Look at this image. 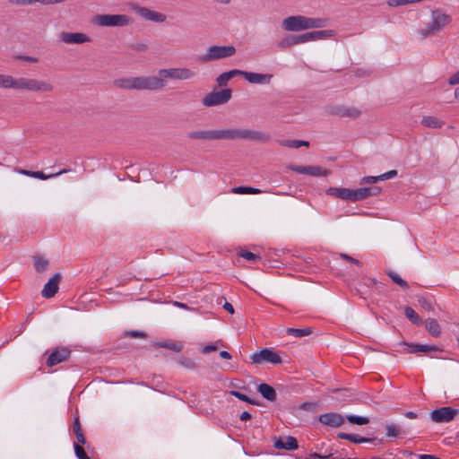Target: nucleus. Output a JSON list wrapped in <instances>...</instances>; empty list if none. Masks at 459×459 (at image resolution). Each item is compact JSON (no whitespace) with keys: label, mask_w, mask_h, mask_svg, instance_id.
<instances>
[{"label":"nucleus","mask_w":459,"mask_h":459,"mask_svg":"<svg viewBox=\"0 0 459 459\" xmlns=\"http://www.w3.org/2000/svg\"><path fill=\"white\" fill-rule=\"evenodd\" d=\"M212 141H253L258 143H267L270 141V135L261 131L243 128H220L211 130Z\"/></svg>","instance_id":"nucleus-1"},{"label":"nucleus","mask_w":459,"mask_h":459,"mask_svg":"<svg viewBox=\"0 0 459 459\" xmlns=\"http://www.w3.org/2000/svg\"><path fill=\"white\" fill-rule=\"evenodd\" d=\"M114 85L127 91H160L166 87L167 82L160 75L135 76L117 79L114 81Z\"/></svg>","instance_id":"nucleus-2"},{"label":"nucleus","mask_w":459,"mask_h":459,"mask_svg":"<svg viewBox=\"0 0 459 459\" xmlns=\"http://www.w3.org/2000/svg\"><path fill=\"white\" fill-rule=\"evenodd\" d=\"M328 25L326 18H309L302 15L289 16L282 22L288 31H299L307 29L323 28Z\"/></svg>","instance_id":"nucleus-3"},{"label":"nucleus","mask_w":459,"mask_h":459,"mask_svg":"<svg viewBox=\"0 0 459 459\" xmlns=\"http://www.w3.org/2000/svg\"><path fill=\"white\" fill-rule=\"evenodd\" d=\"M451 22L452 18L450 15L446 14L440 9H435L431 12V21L424 29L419 30L418 33L422 38H427L442 30Z\"/></svg>","instance_id":"nucleus-4"},{"label":"nucleus","mask_w":459,"mask_h":459,"mask_svg":"<svg viewBox=\"0 0 459 459\" xmlns=\"http://www.w3.org/2000/svg\"><path fill=\"white\" fill-rule=\"evenodd\" d=\"M13 89L35 92H49L54 90L52 83L28 77H13Z\"/></svg>","instance_id":"nucleus-5"},{"label":"nucleus","mask_w":459,"mask_h":459,"mask_svg":"<svg viewBox=\"0 0 459 459\" xmlns=\"http://www.w3.org/2000/svg\"><path fill=\"white\" fill-rule=\"evenodd\" d=\"M234 46H210L207 48L205 54L201 57L204 63L212 62L219 59L227 58L236 54Z\"/></svg>","instance_id":"nucleus-6"},{"label":"nucleus","mask_w":459,"mask_h":459,"mask_svg":"<svg viewBox=\"0 0 459 459\" xmlns=\"http://www.w3.org/2000/svg\"><path fill=\"white\" fill-rule=\"evenodd\" d=\"M92 22L101 27H124L131 22V19L125 14H98Z\"/></svg>","instance_id":"nucleus-7"},{"label":"nucleus","mask_w":459,"mask_h":459,"mask_svg":"<svg viewBox=\"0 0 459 459\" xmlns=\"http://www.w3.org/2000/svg\"><path fill=\"white\" fill-rule=\"evenodd\" d=\"M231 96L232 91L230 89L213 90L203 98L202 103L205 107L219 106L227 103Z\"/></svg>","instance_id":"nucleus-8"},{"label":"nucleus","mask_w":459,"mask_h":459,"mask_svg":"<svg viewBox=\"0 0 459 459\" xmlns=\"http://www.w3.org/2000/svg\"><path fill=\"white\" fill-rule=\"evenodd\" d=\"M162 79L189 80L195 76V73L189 68H164L158 72Z\"/></svg>","instance_id":"nucleus-9"},{"label":"nucleus","mask_w":459,"mask_h":459,"mask_svg":"<svg viewBox=\"0 0 459 459\" xmlns=\"http://www.w3.org/2000/svg\"><path fill=\"white\" fill-rule=\"evenodd\" d=\"M459 414V410L452 407H441L430 412V419L436 423H446L452 421Z\"/></svg>","instance_id":"nucleus-10"},{"label":"nucleus","mask_w":459,"mask_h":459,"mask_svg":"<svg viewBox=\"0 0 459 459\" xmlns=\"http://www.w3.org/2000/svg\"><path fill=\"white\" fill-rule=\"evenodd\" d=\"M251 360L255 364H262L264 362H269L272 364L281 363L280 355L268 348H264L259 352L253 353L251 355Z\"/></svg>","instance_id":"nucleus-11"},{"label":"nucleus","mask_w":459,"mask_h":459,"mask_svg":"<svg viewBox=\"0 0 459 459\" xmlns=\"http://www.w3.org/2000/svg\"><path fill=\"white\" fill-rule=\"evenodd\" d=\"M287 168L299 174H305L312 177H326L330 174L329 170L322 169L319 166H297L289 164Z\"/></svg>","instance_id":"nucleus-12"},{"label":"nucleus","mask_w":459,"mask_h":459,"mask_svg":"<svg viewBox=\"0 0 459 459\" xmlns=\"http://www.w3.org/2000/svg\"><path fill=\"white\" fill-rule=\"evenodd\" d=\"M133 10L141 17L148 21H152L158 23H161L166 21L165 14L156 11L150 10L147 7L134 4Z\"/></svg>","instance_id":"nucleus-13"},{"label":"nucleus","mask_w":459,"mask_h":459,"mask_svg":"<svg viewBox=\"0 0 459 459\" xmlns=\"http://www.w3.org/2000/svg\"><path fill=\"white\" fill-rule=\"evenodd\" d=\"M334 31L332 30H317L307 32L300 35H296L297 42L299 44H302L308 41H314L318 39H325L334 36Z\"/></svg>","instance_id":"nucleus-14"},{"label":"nucleus","mask_w":459,"mask_h":459,"mask_svg":"<svg viewBox=\"0 0 459 459\" xmlns=\"http://www.w3.org/2000/svg\"><path fill=\"white\" fill-rule=\"evenodd\" d=\"M59 39L65 44H84L91 41V38L82 32L63 31L59 34Z\"/></svg>","instance_id":"nucleus-15"},{"label":"nucleus","mask_w":459,"mask_h":459,"mask_svg":"<svg viewBox=\"0 0 459 459\" xmlns=\"http://www.w3.org/2000/svg\"><path fill=\"white\" fill-rule=\"evenodd\" d=\"M61 274L59 273L54 274L48 281L44 285L41 294L46 299L53 298L58 291Z\"/></svg>","instance_id":"nucleus-16"},{"label":"nucleus","mask_w":459,"mask_h":459,"mask_svg":"<svg viewBox=\"0 0 459 459\" xmlns=\"http://www.w3.org/2000/svg\"><path fill=\"white\" fill-rule=\"evenodd\" d=\"M239 75H242L248 82L253 84H269L273 77L269 74H258L242 70H240Z\"/></svg>","instance_id":"nucleus-17"},{"label":"nucleus","mask_w":459,"mask_h":459,"mask_svg":"<svg viewBox=\"0 0 459 459\" xmlns=\"http://www.w3.org/2000/svg\"><path fill=\"white\" fill-rule=\"evenodd\" d=\"M71 354L69 349L61 347L56 348L48 358L47 365L48 367H53L57 365L65 360H66Z\"/></svg>","instance_id":"nucleus-18"},{"label":"nucleus","mask_w":459,"mask_h":459,"mask_svg":"<svg viewBox=\"0 0 459 459\" xmlns=\"http://www.w3.org/2000/svg\"><path fill=\"white\" fill-rule=\"evenodd\" d=\"M381 188L379 186L361 187L352 189V202L364 200L368 196H376L379 195Z\"/></svg>","instance_id":"nucleus-19"},{"label":"nucleus","mask_w":459,"mask_h":459,"mask_svg":"<svg viewBox=\"0 0 459 459\" xmlns=\"http://www.w3.org/2000/svg\"><path fill=\"white\" fill-rule=\"evenodd\" d=\"M319 421L325 425L331 426V427H339L341 426L344 419L343 417L336 412H329L325 413L319 416Z\"/></svg>","instance_id":"nucleus-20"},{"label":"nucleus","mask_w":459,"mask_h":459,"mask_svg":"<svg viewBox=\"0 0 459 459\" xmlns=\"http://www.w3.org/2000/svg\"><path fill=\"white\" fill-rule=\"evenodd\" d=\"M274 447L277 449L295 450L299 447L298 441L293 437L279 438L274 442Z\"/></svg>","instance_id":"nucleus-21"},{"label":"nucleus","mask_w":459,"mask_h":459,"mask_svg":"<svg viewBox=\"0 0 459 459\" xmlns=\"http://www.w3.org/2000/svg\"><path fill=\"white\" fill-rule=\"evenodd\" d=\"M326 193L342 200L352 202V189L343 187H330Z\"/></svg>","instance_id":"nucleus-22"},{"label":"nucleus","mask_w":459,"mask_h":459,"mask_svg":"<svg viewBox=\"0 0 459 459\" xmlns=\"http://www.w3.org/2000/svg\"><path fill=\"white\" fill-rule=\"evenodd\" d=\"M257 391L261 394V395L270 401V402H274L276 400V397H277V394H276V391L274 390V388L273 386H271L270 385L268 384H260L258 386H257Z\"/></svg>","instance_id":"nucleus-23"},{"label":"nucleus","mask_w":459,"mask_h":459,"mask_svg":"<svg viewBox=\"0 0 459 459\" xmlns=\"http://www.w3.org/2000/svg\"><path fill=\"white\" fill-rule=\"evenodd\" d=\"M239 74H240V70H238V69H233V70L228 71V72H224L217 77L216 82L220 87H223V86L227 85L228 82L230 79H232L235 76L239 75Z\"/></svg>","instance_id":"nucleus-24"},{"label":"nucleus","mask_w":459,"mask_h":459,"mask_svg":"<svg viewBox=\"0 0 459 459\" xmlns=\"http://www.w3.org/2000/svg\"><path fill=\"white\" fill-rule=\"evenodd\" d=\"M337 437L341 439H346L352 443L360 444V443H366V442H372L375 440V438H368V437H362L358 435L354 434H348L344 432H340L337 434Z\"/></svg>","instance_id":"nucleus-25"},{"label":"nucleus","mask_w":459,"mask_h":459,"mask_svg":"<svg viewBox=\"0 0 459 459\" xmlns=\"http://www.w3.org/2000/svg\"><path fill=\"white\" fill-rule=\"evenodd\" d=\"M420 123L423 126L429 128H441L445 125V122L433 116L423 117Z\"/></svg>","instance_id":"nucleus-26"},{"label":"nucleus","mask_w":459,"mask_h":459,"mask_svg":"<svg viewBox=\"0 0 459 459\" xmlns=\"http://www.w3.org/2000/svg\"><path fill=\"white\" fill-rule=\"evenodd\" d=\"M425 327L433 337H438L441 334L440 325L434 318L427 319L425 322Z\"/></svg>","instance_id":"nucleus-27"},{"label":"nucleus","mask_w":459,"mask_h":459,"mask_svg":"<svg viewBox=\"0 0 459 459\" xmlns=\"http://www.w3.org/2000/svg\"><path fill=\"white\" fill-rule=\"evenodd\" d=\"M333 114L340 117H357L359 116L360 112L354 108L338 107L333 111Z\"/></svg>","instance_id":"nucleus-28"},{"label":"nucleus","mask_w":459,"mask_h":459,"mask_svg":"<svg viewBox=\"0 0 459 459\" xmlns=\"http://www.w3.org/2000/svg\"><path fill=\"white\" fill-rule=\"evenodd\" d=\"M73 431L76 437L78 443L84 445L86 443V438H85L83 431L82 429L79 417H75L74 420Z\"/></svg>","instance_id":"nucleus-29"},{"label":"nucleus","mask_w":459,"mask_h":459,"mask_svg":"<svg viewBox=\"0 0 459 459\" xmlns=\"http://www.w3.org/2000/svg\"><path fill=\"white\" fill-rule=\"evenodd\" d=\"M186 136L192 140H206L212 141L211 130L191 131Z\"/></svg>","instance_id":"nucleus-30"},{"label":"nucleus","mask_w":459,"mask_h":459,"mask_svg":"<svg viewBox=\"0 0 459 459\" xmlns=\"http://www.w3.org/2000/svg\"><path fill=\"white\" fill-rule=\"evenodd\" d=\"M279 143L281 146H285V147H288V148H293V149H298V148L302 147V146H306V147L309 146V143L308 142L302 141V140L284 139V140H280Z\"/></svg>","instance_id":"nucleus-31"},{"label":"nucleus","mask_w":459,"mask_h":459,"mask_svg":"<svg viewBox=\"0 0 459 459\" xmlns=\"http://www.w3.org/2000/svg\"><path fill=\"white\" fill-rule=\"evenodd\" d=\"M157 347L171 350L176 352H180L183 350V344L179 342H157Z\"/></svg>","instance_id":"nucleus-32"},{"label":"nucleus","mask_w":459,"mask_h":459,"mask_svg":"<svg viewBox=\"0 0 459 459\" xmlns=\"http://www.w3.org/2000/svg\"><path fill=\"white\" fill-rule=\"evenodd\" d=\"M294 45H298L296 35H288L277 42V46L281 48H287Z\"/></svg>","instance_id":"nucleus-33"},{"label":"nucleus","mask_w":459,"mask_h":459,"mask_svg":"<svg viewBox=\"0 0 459 459\" xmlns=\"http://www.w3.org/2000/svg\"><path fill=\"white\" fill-rule=\"evenodd\" d=\"M48 260L41 257V256H35L34 257V267L35 270L38 273H43L48 270Z\"/></svg>","instance_id":"nucleus-34"},{"label":"nucleus","mask_w":459,"mask_h":459,"mask_svg":"<svg viewBox=\"0 0 459 459\" xmlns=\"http://www.w3.org/2000/svg\"><path fill=\"white\" fill-rule=\"evenodd\" d=\"M234 194H261L264 191L258 188L251 187V186H237L233 187L231 190Z\"/></svg>","instance_id":"nucleus-35"},{"label":"nucleus","mask_w":459,"mask_h":459,"mask_svg":"<svg viewBox=\"0 0 459 459\" xmlns=\"http://www.w3.org/2000/svg\"><path fill=\"white\" fill-rule=\"evenodd\" d=\"M67 170L66 169H63L57 173H55V174H52V175H45L42 171H33V172H30V171H23L24 174L26 175H30L33 178H39V179H42V180H45V179H48L51 177H56V176H59V175H62L64 173H65Z\"/></svg>","instance_id":"nucleus-36"},{"label":"nucleus","mask_w":459,"mask_h":459,"mask_svg":"<svg viewBox=\"0 0 459 459\" xmlns=\"http://www.w3.org/2000/svg\"><path fill=\"white\" fill-rule=\"evenodd\" d=\"M386 274L392 279V281L399 285L403 289H408L409 284L406 281L403 280L401 276L394 271H387Z\"/></svg>","instance_id":"nucleus-37"},{"label":"nucleus","mask_w":459,"mask_h":459,"mask_svg":"<svg viewBox=\"0 0 459 459\" xmlns=\"http://www.w3.org/2000/svg\"><path fill=\"white\" fill-rule=\"evenodd\" d=\"M404 314H405L406 317L411 323H413L415 325H420L421 324V319H420V316L411 307H406L404 308Z\"/></svg>","instance_id":"nucleus-38"},{"label":"nucleus","mask_w":459,"mask_h":459,"mask_svg":"<svg viewBox=\"0 0 459 459\" xmlns=\"http://www.w3.org/2000/svg\"><path fill=\"white\" fill-rule=\"evenodd\" d=\"M385 429L386 436L389 437H397L401 433L403 432L399 425H395L393 423H388Z\"/></svg>","instance_id":"nucleus-39"},{"label":"nucleus","mask_w":459,"mask_h":459,"mask_svg":"<svg viewBox=\"0 0 459 459\" xmlns=\"http://www.w3.org/2000/svg\"><path fill=\"white\" fill-rule=\"evenodd\" d=\"M178 363L187 369H195L198 367L194 359L184 356L178 359Z\"/></svg>","instance_id":"nucleus-40"},{"label":"nucleus","mask_w":459,"mask_h":459,"mask_svg":"<svg viewBox=\"0 0 459 459\" xmlns=\"http://www.w3.org/2000/svg\"><path fill=\"white\" fill-rule=\"evenodd\" d=\"M0 88L13 89V76L0 74Z\"/></svg>","instance_id":"nucleus-41"},{"label":"nucleus","mask_w":459,"mask_h":459,"mask_svg":"<svg viewBox=\"0 0 459 459\" xmlns=\"http://www.w3.org/2000/svg\"><path fill=\"white\" fill-rule=\"evenodd\" d=\"M311 333H312V331H311V328H309V327L303 328V329H299V328H288L287 329V333L293 335L295 337L306 336V335L310 334Z\"/></svg>","instance_id":"nucleus-42"},{"label":"nucleus","mask_w":459,"mask_h":459,"mask_svg":"<svg viewBox=\"0 0 459 459\" xmlns=\"http://www.w3.org/2000/svg\"><path fill=\"white\" fill-rule=\"evenodd\" d=\"M347 420L351 424L366 425L369 422V418L356 415H347Z\"/></svg>","instance_id":"nucleus-43"},{"label":"nucleus","mask_w":459,"mask_h":459,"mask_svg":"<svg viewBox=\"0 0 459 459\" xmlns=\"http://www.w3.org/2000/svg\"><path fill=\"white\" fill-rule=\"evenodd\" d=\"M419 353L430 354L431 352H441L442 349L436 345L419 343Z\"/></svg>","instance_id":"nucleus-44"},{"label":"nucleus","mask_w":459,"mask_h":459,"mask_svg":"<svg viewBox=\"0 0 459 459\" xmlns=\"http://www.w3.org/2000/svg\"><path fill=\"white\" fill-rule=\"evenodd\" d=\"M230 394L232 396H234V397H236V398H238V399H239V400H241L243 402L248 403L250 404H253V405H259L260 404L258 401H256L255 399H251L247 395H246V394H242V393H240L238 391H230Z\"/></svg>","instance_id":"nucleus-45"},{"label":"nucleus","mask_w":459,"mask_h":459,"mask_svg":"<svg viewBox=\"0 0 459 459\" xmlns=\"http://www.w3.org/2000/svg\"><path fill=\"white\" fill-rule=\"evenodd\" d=\"M401 346L404 347V352L409 354L419 353V343L402 342L399 343Z\"/></svg>","instance_id":"nucleus-46"},{"label":"nucleus","mask_w":459,"mask_h":459,"mask_svg":"<svg viewBox=\"0 0 459 459\" xmlns=\"http://www.w3.org/2000/svg\"><path fill=\"white\" fill-rule=\"evenodd\" d=\"M8 3L11 5L25 6V5H32L36 3L41 4V0H8Z\"/></svg>","instance_id":"nucleus-47"},{"label":"nucleus","mask_w":459,"mask_h":459,"mask_svg":"<svg viewBox=\"0 0 459 459\" xmlns=\"http://www.w3.org/2000/svg\"><path fill=\"white\" fill-rule=\"evenodd\" d=\"M74 453L78 459H90L84 448L78 443L74 444Z\"/></svg>","instance_id":"nucleus-48"},{"label":"nucleus","mask_w":459,"mask_h":459,"mask_svg":"<svg viewBox=\"0 0 459 459\" xmlns=\"http://www.w3.org/2000/svg\"><path fill=\"white\" fill-rule=\"evenodd\" d=\"M239 255L243 257L246 260L251 261V262H257L261 260L260 255L254 254L250 251H241L239 253Z\"/></svg>","instance_id":"nucleus-49"},{"label":"nucleus","mask_w":459,"mask_h":459,"mask_svg":"<svg viewBox=\"0 0 459 459\" xmlns=\"http://www.w3.org/2000/svg\"><path fill=\"white\" fill-rule=\"evenodd\" d=\"M418 302L419 305L427 311H432L434 309L431 301L425 297H419Z\"/></svg>","instance_id":"nucleus-50"},{"label":"nucleus","mask_w":459,"mask_h":459,"mask_svg":"<svg viewBox=\"0 0 459 459\" xmlns=\"http://www.w3.org/2000/svg\"><path fill=\"white\" fill-rule=\"evenodd\" d=\"M15 59L16 60H21V61H25V62H30V63H38L39 62V58L38 57L30 56H25V55L16 56Z\"/></svg>","instance_id":"nucleus-51"},{"label":"nucleus","mask_w":459,"mask_h":459,"mask_svg":"<svg viewBox=\"0 0 459 459\" xmlns=\"http://www.w3.org/2000/svg\"><path fill=\"white\" fill-rule=\"evenodd\" d=\"M379 180H381L379 176H377V177L367 176V177L362 178L361 184L371 185V184L377 183Z\"/></svg>","instance_id":"nucleus-52"},{"label":"nucleus","mask_w":459,"mask_h":459,"mask_svg":"<svg viewBox=\"0 0 459 459\" xmlns=\"http://www.w3.org/2000/svg\"><path fill=\"white\" fill-rule=\"evenodd\" d=\"M340 257L342 259H343V260H346V261H348L350 263H352V264H354L356 265H359V266H361V264H362L358 259H355V258H353L352 256H351V255H349L347 254H342H342H340Z\"/></svg>","instance_id":"nucleus-53"},{"label":"nucleus","mask_w":459,"mask_h":459,"mask_svg":"<svg viewBox=\"0 0 459 459\" xmlns=\"http://www.w3.org/2000/svg\"><path fill=\"white\" fill-rule=\"evenodd\" d=\"M126 335L134 338H146V333L138 330H133L126 333Z\"/></svg>","instance_id":"nucleus-54"},{"label":"nucleus","mask_w":459,"mask_h":459,"mask_svg":"<svg viewBox=\"0 0 459 459\" xmlns=\"http://www.w3.org/2000/svg\"><path fill=\"white\" fill-rule=\"evenodd\" d=\"M447 82L451 86L459 84V70L449 77Z\"/></svg>","instance_id":"nucleus-55"},{"label":"nucleus","mask_w":459,"mask_h":459,"mask_svg":"<svg viewBox=\"0 0 459 459\" xmlns=\"http://www.w3.org/2000/svg\"><path fill=\"white\" fill-rule=\"evenodd\" d=\"M396 175H397V170L393 169V170H389L388 172H385V173L380 175L379 178L381 180H386V179L394 178Z\"/></svg>","instance_id":"nucleus-56"},{"label":"nucleus","mask_w":459,"mask_h":459,"mask_svg":"<svg viewBox=\"0 0 459 459\" xmlns=\"http://www.w3.org/2000/svg\"><path fill=\"white\" fill-rule=\"evenodd\" d=\"M218 350V346L216 344L211 343L206 346H204L202 350L203 354H208L212 351H215Z\"/></svg>","instance_id":"nucleus-57"},{"label":"nucleus","mask_w":459,"mask_h":459,"mask_svg":"<svg viewBox=\"0 0 459 459\" xmlns=\"http://www.w3.org/2000/svg\"><path fill=\"white\" fill-rule=\"evenodd\" d=\"M131 48L134 49V50H136V51H144L148 48L147 45L146 44H143V43H135V44H133L131 46Z\"/></svg>","instance_id":"nucleus-58"},{"label":"nucleus","mask_w":459,"mask_h":459,"mask_svg":"<svg viewBox=\"0 0 459 459\" xmlns=\"http://www.w3.org/2000/svg\"><path fill=\"white\" fill-rule=\"evenodd\" d=\"M310 457L313 459H333V454L327 455H322L317 453H312L310 455Z\"/></svg>","instance_id":"nucleus-59"},{"label":"nucleus","mask_w":459,"mask_h":459,"mask_svg":"<svg viewBox=\"0 0 459 459\" xmlns=\"http://www.w3.org/2000/svg\"><path fill=\"white\" fill-rule=\"evenodd\" d=\"M300 408L306 411H314L316 408V403H304L300 405Z\"/></svg>","instance_id":"nucleus-60"},{"label":"nucleus","mask_w":459,"mask_h":459,"mask_svg":"<svg viewBox=\"0 0 459 459\" xmlns=\"http://www.w3.org/2000/svg\"><path fill=\"white\" fill-rule=\"evenodd\" d=\"M387 4L389 6H392V7L403 5L402 0H388Z\"/></svg>","instance_id":"nucleus-61"},{"label":"nucleus","mask_w":459,"mask_h":459,"mask_svg":"<svg viewBox=\"0 0 459 459\" xmlns=\"http://www.w3.org/2000/svg\"><path fill=\"white\" fill-rule=\"evenodd\" d=\"M368 286H373V285H382L381 282H378L376 279L368 278L365 282Z\"/></svg>","instance_id":"nucleus-62"},{"label":"nucleus","mask_w":459,"mask_h":459,"mask_svg":"<svg viewBox=\"0 0 459 459\" xmlns=\"http://www.w3.org/2000/svg\"><path fill=\"white\" fill-rule=\"evenodd\" d=\"M220 357L223 359H231L232 358L231 354L226 351H221L220 352Z\"/></svg>","instance_id":"nucleus-63"},{"label":"nucleus","mask_w":459,"mask_h":459,"mask_svg":"<svg viewBox=\"0 0 459 459\" xmlns=\"http://www.w3.org/2000/svg\"><path fill=\"white\" fill-rule=\"evenodd\" d=\"M420 459H440L439 457L432 455H420Z\"/></svg>","instance_id":"nucleus-64"}]
</instances>
